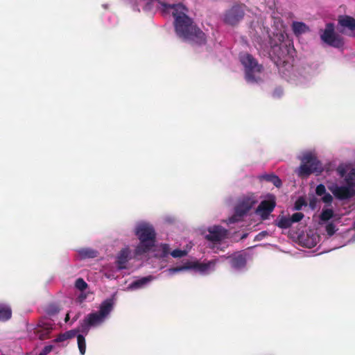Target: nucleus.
Segmentation results:
<instances>
[{"instance_id":"nucleus-1","label":"nucleus","mask_w":355,"mask_h":355,"mask_svg":"<svg viewBox=\"0 0 355 355\" xmlns=\"http://www.w3.org/2000/svg\"><path fill=\"white\" fill-rule=\"evenodd\" d=\"M164 11L172 10L175 19L174 26L177 35L184 40L201 46L207 43L205 33L194 24L187 15V8L182 3H162Z\"/></svg>"},{"instance_id":"nucleus-2","label":"nucleus","mask_w":355,"mask_h":355,"mask_svg":"<svg viewBox=\"0 0 355 355\" xmlns=\"http://www.w3.org/2000/svg\"><path fill=\"white\" fill-rule=\"evenodd\" d=\"M135 234L139 243L135 250L136 256L148 252L155 245L156 233L153 227L147 223H141L135 229Z\"/></svg>"},{"instance_id":"nucleus-3","label":"nucleus","mask_w":355,"mask_h":355,"mask_svg":"<svg viewBox=\"0 0 355 355\" xmlns=\"http://www.w3.org/2000/svg\"><path fill=\"white\" fill-rule=\"evenodd\" d=\"M113 301L111 299L104 300L99 306V310L89 313L81 322L82 334L87 335L91 327L102 324L113 309Z\"/></svg>"},{"instance_id":"nucleus-4","label":"nucleus","mask_w":355,"mask_h":355,"mask_svg":"<svg viewBox=\"0 0 355 355\" xmlns=\"http://www.w3.org/2000/svg\"><path fill=\"white\" fill-rule=\"evenodd\" d=\"M302 162L297 171L298 175L301 178L308 177L311 173H315L318 175L323 171L321 162L311 153L304 155Z\"/></svg>"},{"instance_id":"nucleus-5","label":"nucleus","mask_w":355,"mask_h":355,"mask_svg":"<svg viewBox=\"0 0 355 355\" xmlns=\"http://www.w3.org/2000/svg\"><path fill=\"white\" fill-rule=\"evenodd\" d=\"M245 10L246 6L243 3L233 5L225 12L223 15L224 23L232 26H236L243 19Z\"/></svg>"},{"instance_id":"nucleus-6","label":"nucleus","mask_w":355,"mask_h":355,"mask_svg":"<svg viewBox=\"0 0 355 355\" xmlns=\"http://www.w3.org/2000/svg\"><path fill=\"white\" fill-rule=\"evenodd\" d=\"M257 202L256 196L253 194L243 198L235 207V214L229 218L230 223H234L245 215Z\"/></svg>"},{"instance_id":"nucleus-7","label":"nucleus","mask_w":355,"mask_h":355,"mask_svg":"<svg viewBox=\"0 0 355 355\" xmlns=\"http://www.w3.org/2000/svg\"><path fill=\"white\" fill-rule=\"evenodd\" d=\"M240 60L242 64L245 67V77L247 80L251 83L257 82V80L253 73H260L263 69L262 65L259 64L257 60L248 53L241 55Z\"/></svg>"},{"instance_id":"nucleus-8","label":"nucleus","mask_w":355,"mask_h":355,"mask_svg":"<svg viewBox=\"0 0 355 355\" xmlns=\"http://www.w3.org/2000/svg\"><path fill=\"white\" fill-rule=\"evenodd\" d=\"M320 38L324 43L335 48H340L344 44L341 36L335 33L334 25L332 23L326 24L324 30L320 35Z\"/></svg>"},{"instance_id":"nucleus-9","label":"nucleus","mask_w":355,"mask_h":355,"mask_svg":"<svg viewBox=\"0 0 355 355\" xmlns=\"http://www.w3.org/2000/svg\"><path fill=\"white\" fill-rule=\"evenodd\" d=\"M329 190L334 196L339 200H347L355 196V184L347 180V186H338L337 184L330 187Z\"/></svg>"},{"instance_id":"nucleus-10","label":"nucleus","mask_w":355,"mask_h":355,"mask_svg":"<svg viewBox=\"0 0 355 355\" xmlns=\"http://www.w3.org/2000/svg\"><path fill=\"white\" fill-rule=\"evenodd\" d=\"M211 265H214V261H210L207 263H199L198 261L194 262H187L185 264L181 266H178L175 268H172L169 269L171 273H176L178 272L188 270V269H194L200 272H206Z\"/></svg>"},{"instance_id":"nucleus-11","label":"nucleus","mask_w":355,"mask_h":355,"mask_svg":"<svg viewBox=\"0 0 355 355\" xmlns=\"http://www.w3.org/2000/svg\"><path fill=\"white\" fill-rule=\"evenodd\" d=\"M209 234L205 236L207 240L211 242H220L227 237V230L220 225H214L208 228Z\"/></svg>"},{"instance_id":"nucleus-12","label":"nucleus","mask_w":355,"mask_h":355,"mask_svg":"<svg viewBox=\"0 0 355 355\" xmlns=\"http://www.w3.org/2000/svg\"><path fill=\"white\" fill-rule=\"evenodd\" d=\"M276 206L275 200H264L260 202L256 209V214L261 216L263 220L268 219L269 215L272 212Z\"/></svg>"},{"instance_id":"nucleus-13","label":"nucleus","mask_w":355,"mask_h":355,"mask_svg":"<svg viewBox=\"0 0 355 355\" xmlns=\"http://www.w3.org/2000/svg\"><path fill=\"white\" fill-rule=\"evenodd\" d=\"M130 250L126 248L122 249L117 256V266L119 269H124L126 268V263L129 260Z\"/></svg>"},{"instance_id":"nucleus-14","label":"nucleus","mask_w":355,"mask_h":355,"mask_svg":"<svg viewBox=\"0 0 355 355\" xmlns=\"http://www.w3.org/2000/svg\"><path fill=\"white\" fill-rule=\"evenodd\" d=\"M338 24L340 26L347 28L350 31L355 30V19L351 16L343 15L339 17Z\"/></svg>"},{"instance_id":"nucleus-15","label":"nucleus","mask_w":355,"mask_h":355,"mask_svg":"<svg viewBox=\"0 0 355 355\" xmlns=\"http://www.w3.org/2000/svg\"><path fill=\"white\" fill-rule=\"evenodd\" d=\"M154 277L152 275H148L146 277H141L139 279H137L132 282L130 284V288L132 289H139L144 287L148 283H150L152 280L154 279Z\"/></svg>"},{"instance_id":"nucleus-16","label":"nucleus","mask_w":355,"mask_h":355,"mask_svg":"<svg viewBox=\"0 0 355 355\" xmlns=\"http://www.w3.org/2000/svg\"><path fill=\"white\" fill-rule=\"evenodd\" d=\"M230 263L235 269L243 268L246 265L245 257L241 254L235 255L231 259Z\"/></svg>"},{"instance_id":"nucleus-17","label":"nucleus","mask_w":355,"mask_h":355,"mask_svg":"<svg viewBox=\"0 0 355 355\" xmlns=\"http://www.w3.org/2000/svg\"><path fill=\"white\" fill-rule=\"evenodd\" d=\"M292 30L295 35H300L310 31L309 27L305 23L301 21L293 22Z\"/></svg>"},{"instance_id":"nucleus-18","label":"nucleus","mask_w":355,"mask_h":355,"mask_svg":"<svg viewBox=\"0 0 355 355\" xmlns=\"http://www.w3.org/2000/svg\"><path fill=\"white\" fill-rule=\"evenodd\" d=\"M11 308L6 304H0V321H7L11 318Z\"/></svg>"},{"instance_id":"nucleus-19","label":"nucleus","mask_w":355,"mask_h":355,"mask_svg":"<svg viewBox=\"0 0 355 355\" xmlns=\"http://www.w3.org/2000/svg\"><path fill=\"white\" fill-rule=\"evenodd\" d=\"M261 178L267 182L272 183L277 188L281 187L282 185L281 179L273 173L263 175Z\"/></svg>"},{"instance_id":"nucleus-20","label":"nucleus","mask_w":355,"mask_h":355,"mask_svg":"<svg viewBox=\"0 0 355 355\" xmlns=\"http://www.w3.org/2000/svg\"><path fill=\"white\" fill-rule=\"evenodd\" d=\"M80 256L83 258H94L97 256V252L89 248L81 249L79 251Z\"/></svg>"},{"instance_id":"nucleus-21","label":"nucleus","mask_w":355,"mask_h":355,"mask_svg":"<svg viewBox=\"0 0 355 355\" xmlns=\"http://www.w3.org/2000/svg\"><path fill=\"white\" fill-rule=\"evenodd\" d=\"M77 342L80 353L82 355H84L86 351V342L85 336L82 334H78L77 336Z\"/></svg>"},{"instance_id":"nucleus-22","label":"nucleus","mask_w":355,"mask_h":355,"mask_svg":"<svg viewBox=\"0 0 355 355\" xmlns=\"http://www.w3.org/2000/svg\"><path fill=\"white\" fill-rule=\"evenodd\" d=\"M334 216V211L331 209H323L320 214V218L321 220L327 221Z\"/></svg>"},{"instance_id":"nucleus-23","label":"nucleus","mask_w":355,"mask_h":355,"mask_svg":"<svg viewBox=\"0 0 355 355\" xmlns=\"http://www.w3.org/2000/svg\"><path fill=\"white\" fill-rule=\"evenodd\" d=\"M292 225L290 218L282 216L277 223V226L282 229H287Z\"/></svg>"},{"instance_id":"nucleus-24","label":"nucleus","mask_w":355,"mask_h":355,"mask_svg":"<svg viewBox=\"0 0 355 355\" xmlns=\"http://www.w3.org/2000/svg\"><path fill=\"white\" fill-rule=\"evenodd\" d=\"M80 332L82 333V324L81 323H80V325L78 328L67 331L64 333H65L67 338L68 340V339L73 338L75 336L77 337V336L78 334H79Z\"/></svg>"},{"instance_id":"nucleus-25","label":"nucleus","mask_w":355,"mask_h":355,"mask_svg":"<svg viewBox=\"0 0 355 355\" xmlns=\"http://www.w3.org/2000/svg\"><path fill=\"white\" fill-rule=\"evenodd\" d=\"M88 285L83 278H78L75 282V287L80 291H84Z\"/></svg>"},{"instance_id":"nucleus-26","label":"nucleus","mask_w":355,"mask_h":355,"mask_svg":"<svg viewBox=\"0 0 355 355\" xmlns=\"http://www.w3.org/2000/svg\"><path fill=\"white\" fill-rule=\"evenodd\" d=\"M51 330H52L51 327H47L44 330H42V331L38 330L37 333H38L39 338L40 340H44L46 338H48L49 335L51 333Z\"/></svg>"},{"instance_id":"nucleus-27","label":"nucleus","mask_w":355,"mask_h":355,"mask_svg":"<svg viewBox=\"0 0 355 355\" xmlns=\"http://www.w3.org/2000/svg\"><path fill=\"white\" fill-rule=\"evenodd\" d=\"M304 214H302L301 212L294 213L290 218L292 224L293 223L300 222L304 218Z\"/></svg>"},{"instance_id":"nucleus-28","label":"nucleus","mask_w":355,"mask_h":355,"mask_svg":"<svg viewBox=\"0 0 355 355\" xmlns=\"http://www.w3.org/2000/svg\"><path fill=\"white\" fill-rule=\"evenodd\" d=\"M187 252L186 250L176 249V250H173L171 252V254L174 258H180V257H184L187 254Z\"/></svg>"},{"instance_id":"nucleus-29","label":"nucleus","mask_w":355,"mask_h":355,"mask_svg":"<svg viewBox=\"0 0 355 355\" xmlns=\"http://www.w3.org/2000/svg\"><path fill=\"white\" fill-rule=\"evenodd\" d=\"M306 202L303 198H299L295 203L294 209L295 210H300L302 206L306 205Z\"/></svg>"},{"instance_id":"nucleus-30","label":"nucleus","mask_w":355,"mask_h":355,"mask_svg":"<svg viewBox=\"0 0 355 355\" xmlns=\"http://www.w3.org/2000/svg\"><path fill=\"white\" fill-rule=\"evenodd\" d=\"M347 171V166L343 164H340L336 168L337 173L342 178L345 175Z\"/></svg>"},{"instance_id":"nucleus-31","label":"nucleus","mask_w":355,"mask_h":355,"mask_svg":"<svg viewBox=\"0 0 355 355\" xmlns=\"http://www.w3.org/2000/svg\"><path fill=\"white\" fill-rule=\"evenodd\" d=\"M326 232L329 236H332L336 232V226L334 223H329L326 225Z\"/></svg>"},{"instance_id":"nucleus-32","label":"nucleus","mask_w":355,"mask_h":355,"mask_svg":"<svg viewBox=\"0 0 355 355\" xmlns=\"http://www.w3.org/2000/svg\"><path fill=\"white\" fill-rule=\"evenodd\" d=\"M315 193L319 196H322V195L327 193L324 185H323L322 184H320L319 185H318L315 189Z\"/></svg>"},{"instance_id":"nucleus-33","label":"nucleus","mask_w":355,"mask_h":355,"mask_svg":"<svg viewBox=\"0 0 355 355\" xmlns=\"http://www.w3.org/2000/svg\"><path fill=\"white\" fill-rule=\"evenodd\" d=\"M53 349V345H46L42 349V351L40 352L39 355H47L52 351Z\"/></svg>"},{"instance_id":"nucleus-34","label":"nucleus","mask_w":355,"mask_h":355,"mask_svg":"<svg viewBox=\"0 0 355 355\" xmlns=\"http://www.w3.org/2000/svg\"><path fill=\"white\" fill-rule=\"evenodd\" d=\"M322 200L324 203L331 204L332 200H333V197H332V196L330 193H327L322 198Z\"/></svg>"},{"instance_id":"nucleus-35","label":"nucleus","mask_w":355,"mask_h":355,"mask_svg":"<svg viewBox=\"0 0 355 355\" xmlns=\"http://www.w3.org/2000/svg\"><path fill=\"white\" fill-rule=\"evenodd\" d=\"M67 340V338L66 334H65V333H63V334H60L57 336V338L54 340V342L55 343H60V342H63Z\"/></svg>"},{"instance_id":"nucleus-36","label":"nucleus","mask_w":355,"mask_h":355,"mask_svg":"<svg viewBox=\"0 0 355 355\" xmlns=\"http://www.w3.org/2000/svg\"><path fill=\"white\" fill-rule=\"evenodd\" d=\"M162 249L164 256L169 253V245L168 244H163L162 245Z\"/></svg>"},{"instance_id":"nucleus-37","label":"nucleus","mask_w":355,"mask_h":355,"mask_svg":"<svg viewBox=\"0 0 355 355\" xmlns=\"http://www.w3.org/2000/svg\"><path fill=\"white\" fill-rule=\"evenodd\" d=\"M87 297V295L85 294V293H81L78 297V302H83Z\"/></svg>"},{"instance_id":"nucleus-38","label":"nucleus","mask_w":355,"mask_h":355,"mask_svg":"<svg viewBox=\"0 0 355 355\" xmlns=\"http://www.w3.org/2000/svg\"><path fill=\"white\" fill-rule=\"evenodd\" d=\"M282 94V90L280 89H275V92H274V95H276L277 96H279Z\"/></svg>"},{"instance_id":"nucleus-39","label":"nucleus","mask_w":355,"mask_h":355,"mask_svg":"<svg viewBox=\"0 0 355 355\" xmlns=\"http://www.w3.org/2000/svg\"><path fill=\"white\" fill-rule=\"evenodd\" d=\"M158 0H148V2L146 3V7H148L149 4L154 2H158Z\"/></svg>"},{"instance_id":"nucleus-40","label":"nucleus","mask_w":355,"mask_h":355,"mask_svg":"<svg viewBox=\"0 0 355 355\" xmlns=\"http://www.w3.org/2000/svg\"><path fill=\"white\" fill-rule=\"evenodd\" d=\"M153 3H150V4H149V6H148V7H146V5H145L144 8H145L146 10H150V9L152 8V6H153Z\"/></svg>"},{"instance_id":"nucleus-41","label":"nucleus","mask_w":355,"mask_h":355,"mask_svg":"<svg viewBox=\"0 0 355 355\" xmlns=\"http://www.w3.org/2000/svg\"><path fill=\"white\" fill-rule=\"evenodd\" d=\"M353 176H354V179H355V170H353L350 173V177L352 178Z\"/></svg>"},{"instance_id":"nucleus-42","label":"nucleus","mask_w":355,"mask_h":355,"mask_svg":"<svg viewBox=\"0 0 355 355\" xmlns=\"http://www.w3.org/2000/svg\"><path fill=\"white\" fill-rule=\"evenodd\" d=\"M281 49V47L279 46H273L272 49H273V51L275 52L276 51V49Z\"/></svg>"},{"instance_id":"nucleus-43","label":"nucleus","mask_w":355,"mask_h":355,"mask_svg":"<svg viewBox=\"0 0 355 355\" xmlns=\"http://www.w3.org/2000/svg\"><path fill=\"white\" fill-rule=\"evenodd\" d=\"M69 314H67L66 316L65 320L67 321L69 320Z\"/></svg>"}]
</instances>
